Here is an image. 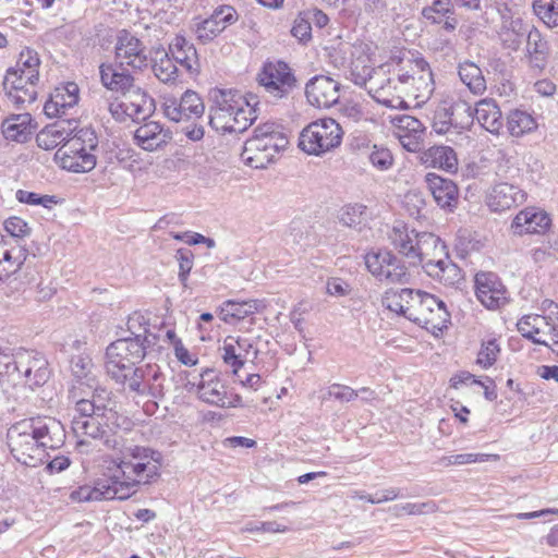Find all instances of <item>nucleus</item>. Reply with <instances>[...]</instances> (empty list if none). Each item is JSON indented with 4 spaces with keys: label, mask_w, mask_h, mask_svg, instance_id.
Returning a JSON list of instances; mask_svg holds the SVG:
<instances>
[{
    "label": "nucleus",
    "mask_w": 558,
    "mask_h": 558,
    "mask_svg": "<svg viewBox=\"0 0 558 558\" xmlns=\"http://www.w3.org/2000/svg\"><path fill=\"white\" fill-rule=\"evenodd\" d=\"M327 395L340 402H350L359 397V391L345 385L332 384L328 387Z\"/></svg>",
    "instance_id": "nucleus-63"
},
{
    "label": "nucleus",
    "mask_w": 558,
    "mask_h": 558,
    "mask_svg": "<svg viewBox=\"0 0 558 558\" xmlns=\"http://www.w3.org/2000/svg\"><path fill=\"white\" fill-rule=\"evenodd\" d=\"M475 291L478 301L488 310H497L508 300L505 286L493 272H480L475 276Z\"/></svg>",
    "instance_id": "nucleus-24"
},
{
    "label": "nucleus",
    "mask_w": 558,
    "mask_h": 558,
    "mask_svg": "<svg viewBox=\"0 0 558 558\" xmlns=\"http://www.w3.org/2000/svg\"><path fill=\"white\" fill-rule=\"evenodd\" d=\"M526 53L529 63L533 69L542 71L547 64L549 48L541 32L532 27L527 34Z\"/></svg>",
    "instance_id": "nucleus-42"
},
{
    "label": "nucleus",
    "mask_w": 558,
    "mask_h": 558,
    "mask_svg": "<svg viewBox=\"0 0 558 558\" xmlns=\"http://www.w3.org/2000/svg\"><path fill=\"white\" fill-rule=\"evenodd\" d=\"M452 11L450 0H434L428 7L422 11V15L434 24L442 23L445 16Z\"/></svg>",
    "instance_id": "nucleus-57"
},
{
    "label": "nucleus",
    "mask_w": 558,
    "mask_h": 558,
    "mask_svg": "<svg viewBox=\"0 0 558 558\" xmlns=\"http://www.w3.org/2000/svg\"><path fill=\"white\" fill-rule=\"evenodd\" d=\"M220 351L223 363L232 368V373L235 376L246 361L251 356L255 359L258 353L252 339L240 336L226 337Z\"/></svg>",
    "instance_id": "nucleus-20"
},
{
    "label": "nucleus",
    "mask_w": 558,
    "mask_h": 558,
    "mask_svg": "<svg viewBox=\"0 0 558 558\" xmlns=\"http://www.w3.org/2000/svg\"><path fill=\"white\" fill-rule=\"evenodd\" d=\"M40 64L41 61L38 52L33 48L24 47L19 53L15 65L10 69L27 74L31 77L39 78Z\"/></svg>",
    "instance_id": "nucleus-51"
},
{
    "label": "nucleus",
    "mask_w": 558,
    "mask_h": 558,
    "mask_svg": "<svg viewBox=\"0 0 558 558\" xmlns=\"http://www.w3.org/2000/svg\"><path fill=\"white\" fill-rule=\"evenodd\" d=\"M438 106L445 108L449 116L460 124L461 129L473 123L472 106L462 97L461 93L454 90L442 93Z\"/></svg>",
    "instance_id": "nucleus-35"
},
{
    "label": "nucleus",
    "mask_w": 558,
    "mask_h": 558,
    "mask_svg": "<svg viewBox=\"0 0 558 558\" xmlns=\"http://www.w3.org/2000/svg\"><path fill=\"white\" fill-rule=\"evenodd\" d=\"M393 135L404 149L411 153L418 151L423 144L424 125L416 118L409 114L390 116Z\"/></svg>",
    "instance_id": "nucleus-22"
},
{
    "label": "nucleus",
    "mask_w": 558,
    "mask_h": 558,
    "mask_svg": "<svg viewBox=\"0 0 558 558\" xmlns=\"http://www.w3.org/2000/svg\"><path fill=\"white\" fill-rule=\"evenodd\" d=\"M125 388L138 395L159 397L163 390V376L156 364H147L138 367L137 373L132 374Z\"/></svg>",
    "instance_id": "nucleus-25"
},
{
    "label": "nucleus",
    "mask_w": 558,
    "mask_h": 558,
    "mask_svg": "<svg viewBox=\"0 0 558 558\" xmlns=\"http://www.w3.org/2000/svg\"><path fill=\"white\" fill-rule=\"evenodd\" d=\"M149 318L141 313L134 312L128 317L126 327L130 333L133 336L130 337L132 340L144 341L147 336L153 335L148 331Z\"/></svg>",
    "instance_id": "nucleus-53"
},
{
    "label": "nucleus",
    "mask_w": 558,
    "mask_h": 558,
    "mask_svg": "<svg viewBox=\"0 0 558 558\" xmlns=\"http://www.w3.org/2000/svg\"><path fill=\"white\" fill-rule=\"evenodd\" d=\"M390 244L412 265L444 255V243L432 232H418L402 221H396L388 232Z\"/></svg>",
    "instance_id": "nucleus-5"
},
{
    "label": "nucleus",
    "mask_w": 558,
    "mask_h": 558,
    "mask_svg": "<svg viewBox=\"0 0 558 558\" xmlns=\"http://www.w3.org/2000/svg\"><path fill=\"white\" fill-rule=\"evenodd\" d=\"M257 97L232 92H221L209 111V125L225 133H242L257 118Z\"/></svg>",
    "instance_id": "nucleus-4"
},
{
    "label": "nucleus",
    "mask_w": 558,
    "mask_h": 558,
    "mask_svg": "<svg viewBox=\"0 0 558 558\" xmlns=\"http://www.w3.org/2000/svg\"><path fill=\"white\" fill-rule=\"evenodd\" d=\"M354 57L353 47L349 44H341L339 48H335L329 52L330 63L344 73L350 72L353 81L359 73H363V66L366 65L367 57Z\"/></svg>",
    "instance_id": "nucleus-38"
},
{
    "label": "nucleus",
    "mask_w": 558,
    "mask_h": 558,
    "mask_svg": "<svg viewBox=\"0 0 558 558\" xmlns=\"http://www.w3.org/2000/svg\"><path fill=\"white\" fill-rule=\"evenodd\" d=\"M99 71L101 83L106 88L124 95L133 93L136 98L137 89L141 88L134 85V77L129 72L118 71L111 64H101Z\"/></svg>",
    "instance_id": "nucleus-37"
},
{
    "label": "nucleus",
    "mask_w": 558,
    "mask_h": 558,
    "mask_svg": "<svg viewBox=\"0 0 558 558\" xmlns=\"http://www.w3.org/2000/svg\"><path fill=\"white\" fill-rule=\"evenodd\" d=\"M287 136L275 123H265L254 130V134L245 142L241 157L243 161L255 169H264L288 145Z\"/></svg>",
    "instance_id": "nucleus-8"
},
{
    "label": "nucleus",
    "mask_w": 558,
    "mask_h": 558,
    "mask_svg": "<svg viewBox=\"0 0 558 558\" xmlns=\"http://www.w3.org/2000/svg\"><path fill=\"white\" fill-rule=\"evenodd\" d=\"M398 69V80L407 96L416 100V106L424 105L435 90L434 74L429 63L420 56L407 59Z\"/></svg>",
    "instance_id": "nucleus-10"
},
{
    "label": "nucleus",
    "mask_w": 558,
    "mask_h": 558,
    "mask_svg": "<svg viewBox=\"0 0 558 558\" xmlns=\"http://www.w3.org/2000/svg\"><path fill=\"white\" fill-rule=\"evenodd\" d=\"M425 181L439 207L452 210L457 206L458 187L453 181L442 178L436 173H427Z\"/></svg>",
    "instance_id": "nucleus-34"
},
{
    "label": "nucleus",
    "mask_w": 558,
    "mask_h": 558,
    "mask_svg": "<svg viewBox=\"0 0 558 558\" xmlns=\"http://www.w3.org/2000/svg\"><path fill=\"white\" fill-rule=\"evenodd\" d=\"M366 206L348 204L339 211V221L347 227H356L366 219Z\"/></svg>",
    "instance_id": "nucleus-54"
},
{
    "label": "nucleus",
    "mask_w": 558,
    "mask_h": 558,
    "mask_svg": "<svg viewBox=\"0 0 558 558\" xmlns=\"http://www.w3.org/2000/svg\"><path fill=\"white\" fill-rule=\"evenodd\" d=\"M185 389L196 395L201 401L218 408H236L242 402L240 396L228 391L223 380L211 368H205L198 376L187 379Z\"/></svg>",
    "instance_id": "nucleus-12"
},
{
    "label": "nucleus",
    "mask_w": 558,
    "mask_h": 558,
    "mask_svg": "<svg viewBox=\"0 0 558 558\" xmlns=\"http://www.w3.org/2000/svg\"><path fill=\"white\" fill-rule=\"evenodd\" d=\"M235 22V11L231 7H221L217 9L208 19L196 26L197 39L202 43H208L216 38L226 27Z\"/></svg>",
    "instance_id": "nucleus-31"
},
{
    "label": "nucleus",
    "mask_w": 558,
    "mask_h": 558,
    "mask_svg": "<svg viewBox=\"0 0 558 558\" xmlns=\"http://www.w3.org/2000/svg\"><path fill=\"white\" fill-rule=\"evenodd\" d=\"M137 90L138 93L136 94L135 101L110 105V112L117 120L122 121L123 116H128L133 120L141 118L144 119L149 113L153 99L141 89Z\"/></svg>",
    "instance_id": "nucleus-40"
},
{
    "label": "nucleus",
    "mask_w": 558,
    "mask_h": 558,
    "mask_svg": "<svg viewBox=\"0 0 558 558\" xmlns=\"http://www.w3.org/2000/svg\"><path fill=\"white\" fill-rule=\"evenodd\" d=\"M153 71L162 83L174 82L178 77V68L165 49H156L153 57Z\"/></svg>",
    "instance_id": "nucleus-49"
},
{
    "label": "nucleus",
    "mask_w": 558,
    "mask_h": 558,
    "mask_svg": "<svg viewBox=\"0 0 558 558\" xmlns=\"http://www.w3.org/2000/svg\"><path fill=\"white\" fill-rule=\"evenodd\" d=\"M161 453L144 446H132L121 451L120 457L106 458L102 475L94 486L83 485L70 493L72 502L100 500H125L138 486L148 485L159 477Z\"/></svg>",
    "instance_id": "nucleus-1"
},
{
    "label": "nucleus",
    "mask_w": 558,
    "mask_h": 558,
    "mask_svg": "<svg viewBox=\"0 0 558 558\" xmlns=\"http://www.w3.org/2000/svg\"><path fill=\"white\" fill-rule=\"evenodd\" d=\"M35 129L34 119L27 112L10 114L1 122V133L8 142L25 143L31 138Z\"/></svg>",
    "instance_id": "nucleus-32"
},
{
    "label": "nucleus",
    "mask_w": 558,
    "mask_h": 558,
    "mask_svg": "<svg viewBox=\"0 0 558 558\" xmlns=\"http://www.w3.org/2000/svg\"><path fill=\"white\" fill-rule=\"evenodd\" d=\"M258 311L257 301L243 302L226 301L220 307V318L227 324H234L255 314Z\"/></svg>",
    "instance_id": "nucleus-47"
},
{
    "label": "nucleus",
    "mask_w": 558,
    "mask_h": 558,
    "mask_svg": "<svg viewBox=\"0 0 558 558\" xmlns=\"http://www.w3.org/2000/svg\"><path fill=\"white\" fill-rule=\"evenodd\" d=\"M4 230L8 234L15 239L14 245H21L19 240H22L31 234V227L28 223L16 216L9 217L3 223ZM12 245L13 243L10 242Z\"/></svg>",
    "instance_id": "nucleus-59"
},
{
    "label": "nucleus",
    "mask_w": 558,
    "mask_h": 558,
    "mask_svg": "<svg viewBox=\"0 0 558 558\" xmlns=\"http://www.w3.org/2000/svg\"><path fill=\"white\" fill-rule=\"evenodd\" d=\"M499 460L498 454L492 453H459L445 457L442 462L446 465H463Z\"/></svg>",
    "instance_id": "nucleus-56"
},
{
    "label": "nucleus",
    "mask_w": 558,
    "mask_h": 558,
    "mask_svg": "<svg viewBox=\"0 0 558 558\" xmlns=\"http://www.w3.org/2000/svg\"><path fill=\"white\" fill-rule=\"evenodd\" d=\"M92 392V400L82 398L75 403V413L73 416L76 417H90L102 411L109 409L105 404V400L108 398L109 392L105 388L98 387V391L89 390Z\"/></svg>",
    "instance_id": "nucleus-48"
},
{
    "label": "nucleus",
    "mask_w": 558,
    "mask_h": 558,
    "mask_svg": "<svg viewBox=\"0 0 558 558\" xmlns=\"http://www.w3.org/2000/svg\"><path fill=\"white\" fill-rule=\"evenodd\" d=\"M80 88L76 83L68 82L57 86L45 102L44 111L49 118H60L77 105Z\"/></svg>",
    "instance_id": "nucleus-27"
},
{
    "label": "nucleus",
    "mask_w": 558,
    "mask_h": 558,
    "mask_svg": "<svg viewBox=\"0 0 558 558\" xmlns=\"http://www.w3.org/2000/svg\"><path fill=\"white\" fill-rule=\"evenodd\" d=\"M16 199L20 203L28 204V205H41L44 207H49L52 203H54L53 197L49 195H39L37 193L19 190L16 192Z\"/></svg>",
    "instance_id": "nucleus-64"
},
{
    "label": "nucleus",
    "mask_w": 558,
    "mask_h": 558,
    "mask_svg": "<svg viewBox=\"0 0 558 558\" xmlns=\"http://www.w3.org/2000/svg\"><path fill=\"white\" fill-rule=\"evenodd\" d=\"M38 81L39 78H34L16 70L8 69L3 77L2 86L8 98L13 104L22 106L36 100V86Z\"/></svg>",
    "instance_id": "nucleus-18"
},
{
    "label": "nucleus",
    "mask_w": 558,
    "mask_h": 558,
    "mask_svg": "<svg viewBox=\"0 0 558 558\" xmlns=\"http://www.w3.org/2000/svg\"><path fill=\"white\" fill-rule=\"evenodd\" d=\"M172 138L171 132L156 121H148L134 132L135 143L144 150L154 151Z\"/></svg>",
    "instance_id": "nucleus-33"
},
{
    "label": "nucleus",
    "mask_w": 558,
    "mask_h": 558,
    "mask_svg": "<svg viewBox=\"0 0 558 558\" xmlns=\"http://www.w3.org/2000/svg\"><path fill=\"white\" fill-rule=\"evenodd\" d=\"M204 110L205 106L201 97L193 90H186L180 100L168 97L163 101L165 116L174 122L199 118Z\"/></svg>",
    "instance_id": "nucleus-23"
},
{
    "label": "nucleus",
    "mask_w": 558,
    "mask_h": 558,
    "mask_svg": "<svg viewBox=\"0 0 558 558\" xmlns=\"http://www.w3.org/2000/svg\"><path fill=\"white\" fill-rule=\"evenodd\" d=\"M414 301L415 306L410 313L411 322L425 328L434 336H438L448 327L450 314L442 301L423 291Z\"/></svg>",
    "instance_id": "nucleus-13"
},
{
    "label": "nucleus",
    "mask_w": 558,
    "mask_h": 558,
    "mask_svg": "<svg viewBox=\"0 0 558 558\" xmlns=\"http://www.w3.org/2000/svg\"><path fill=\"white\" fill-rule=\"evenodd\" d=\"M72 374L76 379L78 386H74V389H81L86 387L88 390L98 391V383L96 378L95 367L92 360L85 355L75 356L72 360Z\"/></svg>",
    "instance_id": "nucleus-43"
},
{
    "label": "nucleus",
    "mask_w": 558,
    "mask_h": 558,
    "mask_svg": "<svg viewBox=\"0 0 558 558\" xmlns=\"http://www.w3.org/2000/svg\"><path fill=\"white\" fill-rule=\"evenodd\" d=\"M8 445L17 462L35 468L44 462L47 448H58L64 441L60 421L38 416L16 422L8 429Z\"/></svg>",
    "instance_id": "nucleus-2"
},
{
    "label": "nucleus",
    "mask_w": 558,
    "mask_h": 558,
    "mask_svg": "<svg viewBox=\"0 0 558 558\" xmlns=\"http://www.w3.org/2000/svg\"><path fill=\"white\" fill-rule=\"evenodd\" d=\"M114 62L121 69L143 70L148 65L144 44L133 34L122 31L114 45Z\"/></svg>",
    "instance_id": "nucleus-16"
},
{
    "label": "nucleus",
    "mask_w": 558,
    "mask_h": 558,
    "mask_svg": "<svg viewBox=\"0 0 558 558\" xmlns=\"http://www.w3.org/2000/svg\"><path fill=\"white\" fill-rule=\"evenodd\" d=\"M170 51L175 62L185 68L189 73L198 72L196 49L184 37L177 36L170 44Z\"/></svg>",
    "instance_id": "nucleus-44"
},
{
    "label": "nucleus",
    "mask_w": 558,
    "mask_h": 558,
    "mask_svg": "<svg viewBox=\"0 0 558 558\" xmlns=\"http://www.w3.org/2000/svg\"><path fill=\"white\" fill-rule=\"evenodd\" d=\"M98 146V137L90 128L76 130L68 143L54 154L56 163L63 170L73 173H87L95 169L97 158L94 154Z\"/></svg>",
    "instance_id": "nucleus-7"
},
{
    "label": "nucleus",
    "mask_w": 558,
    "mask_h": 558,
    "mask_svg": "<svg viewBox=\"0 0 558 558\" xmlns=\"http://www.w3.org/2000/svg\"><path fill=\"white\" fill-rule=\"evenodd\" d=\"M433 130L437 134H446L451 128H460V124L451 118L445 108H440L438 105L433 116Z\"/></svg>",
    "instance_id": "nucleus-61"
},
{
    "label": "nucleus",
    "mask_w": 558,
    "mask_h": 558,
    "mask_svg": "<svg viewBox=\"0 0 558 558\" xmlns=\"http://www.w3.org/2000/svg\"><path fill=\"white\" fill-rule=\"evenodd\" d=\"M16 376L19 381H23L31 388L44 385L49 378L47 360L38 352L24 350L22 348L14 350L11 359V374Z\"/></svg>",
    "instance_id": "nucleus-14"
},
{
    "label": "nucleus",
    "mask_w": 558,
    "mask_h": 558,
    "mask_svg": "<svg viewBox=\"0 0 558 558\" xmlns=\"http://www.w3.org/2000/svg\"><path fill=\"white\" fill-rule=\"evenodd\" d=\"M422 160L424 163L453 172L458 167V158L454 150L449 146H433L424 151Z\"/></svg>",
    "instance_id": "nucleus-45"
},
{
    "label": "nucleus",
    "mask_w": 558,
    "mask_h": 558,
    "mask_svg": "<svg viewBox=\"0 0 558 558\" xmlns=\"http://www.w3.org/2000/svg\"><path fill=\"white\" fill-rule=\"evenodd\" d=\"M342 137L341 125L332 118H323L301 131L299 147L308 155L322 156L340 146Z\"/></svg>",
    "instance_id": "nucleus-11"
},
{
    "label": "nucleus",
    "mask_w": 558,
    "mask_h": 558,
    "mask_svg": "<svg viewBox=\"0 0 558 558\" xmlns=\"http://www.w3.org/2000/svg\"><path fill=\"white\" fill-rule=\"evenodd\" d=\"M258 77L260 85L275 98L287 96L295 84V78L284 62L265 64Z\"/></svg>",
    "instance_id": "nucleus-17"
},
{
    "label": "nucleus",
    "mask_w": 558,
    "mask_h": 558,
    "mask_svg": "<svg viewBox=\"0 0 558 558\" xmlns=\"http://www.w3.org/2000/svg\"><path fill=\"white\" fill-rule=\"evenodd\" d=\"M398 77V69L391 71L390 64H383L376 69L363 66L354 80L356 85H364L369 95L378 102L391 109H405L408 105L403 98L404 90Z\"/></svg>",
    "instance_id": "nucleus-6"
},
{
    "label": "nucleus",
    "mask_w": 558,
    "mask_h": 558,
    "mask_svg": "<svg viewBox=\"0 0 558 558\" xmlns=\"http://www.w3.org/2000/svg\"><path fill=\"white\" fill-rule=\"evenodd\" d=\"M156 335L147 336L144 341L121 338L110 343L106 350V371L108 375L124 387L137 373L135 367L145 356H156L160 347Z\"/></svg>",
    "instance_id": "nucleus-3"
},
{
    "label": "nucleus",
    "mask_w": 558,
    "mask_h": 558,
    "mask_svg": "<svg viewBox=\"0 0 558 558\" xmlns=\"http://www.w3.org/2000/svg\"><path fill=\"white\" fill-rule=\"evenodd\" d=\"M421 290L401 289L387 291L383 298V305L399 315H403L410 319V313L416 296L421 295Z\"/></svg>",
    "instance_id": "nucleus-39"
},
{
    "label": "nucleus",
    "mask_w": 558,
    "mask_h": 558,
    "mask_svg": "<svg viewBox=\"0 0 558 558\" xmlns=\"http://www.w3.org/2000/svg\"><path fill=\"white\" fill-rule=\"evenodd\" d=\"M518 331L534 343L549 345L555 327L545 316L531 314L523 316L517 324Z\"/></svg>",
    "instance_id": "nucleus-30"
},
{
    "label": "nucleus",
    "mask_w": 558,
    "mask_h": 558,
    "mask_svg": "<svg viewBox=\"0 0 558 558\" xmlns=\"http://www.w3.org/2000/svg\"><path fill=\"white\" fill-rule=\"evenodd\" d=\"M550 226L551 219L544 209L526 207L515 215L511 230L517 235L544 234Z\"/></svg>",
    "instance_id": "nucleus-26"
},
{
    "label": "nucleus",
    "mask_w": 558,
    "mask_h": 558,
    "mask_svg": "<svg viewBox=\"0 0 558 558\" xmlns=\"http://www.w3.org/2000/svg\"><path fill=\"white\" fill-rule=\"evenodd\" d=\"M458 75L461 82L474 95H481L486 90V81L481 68L472 61H463L458 65Z\"/></svg>",
    "instance_id": "nucleus-46"
},
{
    "label": "nucleus",
    "mask_w": 558,
    "mask_h": 558,
    "mask_svg": "<svg viewBox=\"0 0 558 558\" xmlns=\"http://www.w3.org/2000/svg\"><path fill=\"white\" fill-rule=\"evenodd\" d=\"M175 258L179 263V279L185 286L193 267V253L189 250H178Z\"/></svg>",
    "instance_id": "nucleus-62"
},
{
    "label": "nucleus",
    "mask_w": 558,
    "mask_h": 558,
    "mask_svg": "<svg viewBox=\"0 0 558 558\" xmlns=\"http://www.w3.org/2000/svg\"><path fill=\"white\" fill-rule=\"evenodd\" d=\"M423 265L426 274L445 286H454L462 279L461 269L449 258L447 246L444 244V255L425 259Z\"/></svg>",
    "instance_id": "nucleus-28"
},
{
    "label": "nucleus",
    "mask_w": 558,
    "mask_h": 558,
    "mask_svg": "<svg viewBox=\"0 0 558 558\" xmlns=\"http://www.w3.org/2000/svg\"><path fill=\"white\" fill-rule=\"evenodd\" d=\"M120 416L116 411L109 409L90 417L72 418V429L77 437H90L93 439H102L107 448L117 452L116 457L121 456V451L125 448L121 437L116 436V430L120 426Z\"/></svg>",
    "instance_id": "nucleus-9"
},
{
    "label": "nucleus",
    "mask_w": 558,
    "mask_h": 558,
    "mask_svg": "<svg viewBox=\"0 0 558 558\" xmlns=\"http://www.w3.org/2000/svg\"><path fill=\"white\" fill-rule=\"evenodd\" d=\"M76 130L75 120H60L40 130L36 135V143L41 149L52 150L68 143Z\"/></svg>",
    "instance_id": "nucleus-29"
},
{
    "label": "nucleus",
    "mask_w": 558,
    "mask_h": 558,
    "mask_svg": "<svg viewBox=\"0 0 558 558\" xmlns=\"http://www.w3.org/2000/svg\"><path fill=\"white\" fill-rule=\"evenodd\" d=\"M403 206L407 213L414 219L425 218L426 202L418 191H409L403 198Z\"/></svg>",
    "instance_id": "nucleus-55"
},
{
    "label": "nucleus",
    "mask_w": 558,
    "mask_h": 558,
    "mask_svg": "<svg viewBox=\"0 0 558 558\" xmlns=\"http://www.w3.org/2000/svg\"><path fill=\"white\" fill-rule=\"evenodd\" d=\"M340 83L330 76L316 75L305 86L307 101L316 108H330L340 98Z\"/></svg>",
    "instance_id": "nucleus-21"
},
{
    "label": "nucleus",
    "mask_w": 558,
    "mask_h": 558,
    "mask_svg": "<svg viewBox=\"0 0 558 558\" xmlns=\"http://www.w3.org/2000/svg\"><path fill=\"white\" fill-rule=\"evenodd\" d=\"M507 128L512 136L519 137L534 131L537 128V123L531 113L515 109L508 116Z\"/></svg>",
    "instance_id": "nucleus-50"
},
{
    "label": "nucleus",
    "mask_w": 558,
    "mask_h": 558,
    "mask_svg": "<svg viewBox=\"0 0 558 558\" xmlns=\"http://www.w3.org/2000/svg\"><path fill=\"white\" fill-rule=\"evenodd\" d=\"M27 258V250L23 245H12L0 235V281L16 274Z\"/></svg>",
    "instance_id": "nucleus-36"
},
{
    "label": "nucleus",
    "mask_w": 558,
    "mask_h": 558,
    "mask_svg": "<svg viewBox=\"0 0 558 558\" xmlns=\"http://www.w3.org/2000/svg\"><path fill=\"white\" fill-rule=\"evenodd\" d=\"M365 265L368 271L379 281L405 283L410 278L403 262L388 251L366 254Z\"/></svg>",
    "instance_id": "nucleus-15"
},
{
    "label": "nucleus",
    "mask_w": 558,
    "mask_h": 558,
    "mask_svg": "<svg viewBox=\"0 0 558 558\" xmlns=\"http://www.w3.org/2000/svg\"><path fill=\"white\" fill-rule=\"evenodd\" d=\"M368 160L378 171H387L393 165V157L390 150L377 145L373 146L368 155Z\"/></svg>",
    "instance_id": "nucleus-60"
},
{
    "label": "nucleus",
    "mask_w": 558,
    "mask_h": 558,
    "mask_svg": "<svg viewBox=\"0 0 558 558\" xmlns=\"http://www.w3.org/2000/svg\"><path fill=\"white\" fill-rule=\"evenodd\" d=\"M499 353L500 347L496 339L484 341L477 354L476 364L482 368H488L497 361Z\"/></svg>",
    "instance_id": "nucleus-58"
},
{
    "label": "nucleus",
    "mask_w": 558,
    "mask_h": 558,
    "mask_svg": "<svg viewBox=\"0 0 558 558\" xmlns=\"http://www.w3.org/2000/svg\"><path fill=\"white\" fill-rule=\"evenodd\" d=\"M526 193L509 182H496L486 192L485 204L494 213H504L523 204Z\"/></svg>",
    "instance_id": "nucleus-19"
},
{
    "label": "nucleus",
    "mask_w": 558,
    "mask_h": 558,
    "mask_svg": "<svg viewBox=\"0 0 558 558\" xmlns=\"http://www.w3.org/2000/svg\"><path fill=\"white\" fill-rule=\"evenodd\" d=\"M533 11L547 27L558 26V0H534Z\"/></svg>",
    "instance_id": "nucleus-52"
},
{
    "label": "nucleus",
    "mask_w": 558,
    "mask_h": 558,
    "mask_svg": "<svg viewBox=\"0 0 558 558\" xmlns=\"http://www.w3.org/2000/svg\"><path fill=\"white\" fill-rule=\"evenodd\" d=\"M488 132L498 134L502 128L501 111L493 99H482L476 104L473 110V118Z\"/></svg>",
    "instance_id": "nucleus-41"
}]
</instances>
